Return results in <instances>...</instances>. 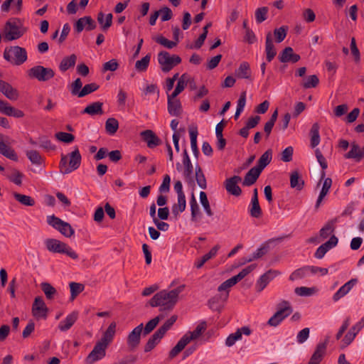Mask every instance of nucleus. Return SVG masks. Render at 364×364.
Segmentation results:
<instances>
[{"label":"nucleus","instance_id":"39","mask_svg":"<svg viewBox=\"0 0 364 364\" xmlns=\"http://www.w3.org/2000/svg\"><path fill=\"white\" fill-rule=\"evenodd\" d=\"M235 75L238 78L249 79L251 76L250 64L247 62L240 63L239 68L235 70Z\"/></svg>","mask_w":364,"mask_h":364},{"label":"nucleus","instance_id":"11","mask_svg":"<svg viewBox=\"0 0 364 364\" xmlns=\"http://www.w3.org/2000/svg\"><path fill=\"white\" fill-rule=\"evenodd\" d=\"M143 323H140L135 327L128 335L127 344L129 350H134L139 345L141 341V335L143 333Z\"/></svg>","mask_w":364,"mask_h":364},{"label":"nucleus","instance_id":"58","mask_svg":"<svg viewBox=\"0 0 364 364\" xmlns=\"http://www.w3.org/2000/svg\"><path fill=\"white\" fill-rule=\"evenodd\" d=\"M237 283L235 282V281L233 279L232 277L227 279L226 281H225L224 282H223L218 288V291L221 292V291H225V299H227V298L228 297V295H229V291H230V289L234 286L235 284H236Z\"/></svg>","mask_w":364,"mask_h":364},{"label":"nucleus","instance_id":"59","mask_svg":"<svg viewBox=\"0 0 364 364\" xmlns=\"http://www.w3.org/2000/svg\"><path fill=\"white\" fill-rule=\"evenodd\" d=\"M200 203H201L202 206L203 207L207 215L210 216V217L213 216V213L210 208V205L207 195L204 191H200Z\"/></svg>","mask_w":364,"mask_h":364},{"label":"nucleus","instance_id":"62","mask_svg":"<svg viewBox=\"0 0 364 364\" xmlns=\"http://www.w3.org/2000/svg\"><path fill=\"white\" fill-rule=\"evenodd\" d=\"M319 82L318 77L316 75H309L307 78L304 80L302 86L305 89L316 87Z\"/></svg>","mask_w":364,"mask_h":364},{"label":"nucleus","instance_id":"61","mask_svg":"<svg viewBox=\"0 0 364 364\" xmlns=\"http://www.w3.org/2000/svg\"><path fill=\"white\" fill-rule=\"evenodd\" d=\"M277 117H278V111L277 109H276L272 114L270 119H269V121L267 122H266V124H264V132L266 133L267 134V136H269L271 132H272V129L275 124V122L277 119Z\"/></svg>","mask_w":364,"mask_h":364},{"label":"nucleus","instance_id":"47","mask_svg":"<svg viewBox=\"0 0 364 364\" xmlns=\"http://www.w3.org/2000/svg\"><path fill=\"white\" fill-rule=\"evenodd\" d=\"M188 343H189L184 338V337L182 336L181 339L178 341L176 345L169 352V358L173 359V358H175L179 353H181L185 348V347Z\"/></svg>","mask_w":364,"mask_h":364},{"label":"nucleus","instance_id":"2","mask_svg":"<svg viewBox=\"0 0 364 364\" xmlns=\"http://www.w3.org/2000/svg\"><path fill=\"white\" fill-rule=\"evenodd\" d=\"M25 31L21 21L18 18H11L5 23L2 35L5 41H12L23 36Z\"/></svg>","mask_w":364,"mask_h":364},{"label":"nucleus","instance_id":"43","mask_svg":"<svg viewBox=\"0 0 364 364\" xmlns=\"http://www.w3.org/2000/svg\"><path fill=\"white\" fill-rule=\"evenodd\" d=\"M186 208V196H178L177 203L173 204L172 206V213L177 217L179 213H183Z\"/></svg>","mask_w":364,"mask_h":364},{"label":"nucleus","instance_id":"38","mask_svg":"<svg viewBox=\"0 0 364 364\" xmlns=\"http://www.w3.org/2000/svg\"><path fill=\"white\" fill-rule=\"evenodd\" d=\"M103 103L100 102H95L87 105L82 112V114H87L90 115L102 114Z\"/></svg>","mask_w":364,"mask_h":364},{"label":"nucleus","instance_id":"3","mask_svg":"<svg viewBox=\"0 0 364 364\" xmlns=\"http://www.w3.org/2000/svg\"><path fill=\"white\" fill-rule=\"evenodd\" d=\"M81 159L82 157L77 148H75L68 156L62 154L59 164L60 172L65 175L77 169L80 166Z\"/></svg>","mask_w":364,"mask_h":364},{"label":"nucleus","instance_id":"52","mask_svg":"<svg viewBox=\"0 0 364 364\" xmlns=\"http://www.w3.org/2000/svg\"><path fill=\"white\" fill-rule=\"evenodd\" d=\"M26 155L33 164L39 166L43 162V157L41 156L39 152L36 150H27L26 151Z\"/></svg>","mask_w":364,"mask_h":364},{"label":"nucleus","instance_id":"48","mask_svg":"<svg viewBox=\"0 0 364 364\" xmlns=\"http://www.w3.org/2000/svg\"><path fill=\"white\" fill-rule=\"evenodd\" d=\"M190 139H191V147L193 151V155L196 158L198 157L200 154L198 146H197V136L198 130L197 128L191 129L189 130Z\"/></svg>","mask_w":364,"mask_h":364},{"label":"nucleus","instance_id":"16","mask_svg":"<svg viewBox=\"0 0 364 364\" xmlns=\"http://www.w3.org/2000/svg\"><path fill=\"white\" fill-rule=\"evenodd\" d=\"M338 242V239L336 236L334 235H331L330 239L326 241L325 243L322 244L321 246H319L314 256L317 259H322L326 253L331 248L336 247Z\"/></svg>","mask_w":364,"mask_h":364},{"label":"nucleus","instance_id":"57","mask_svg":"<svg viewBox=\"0 0 364 364\" xmlns=\"http://www.w3.org/2000/svg\"><path fill=\"white\" fill-rule=\"evenodd\" d=\"M151 60V55L150 54H147L144 58H142L141 60H137L135 63V69L138 72H145L149 65Z\"/></svg>","mask_w":364,"mask_h":364},{"label":"nucleus","instance_id":"17","mask_svg":"<svg viewBox=\"0 0 364 364\" xmlns=\"http://www.w3.org/2000/svg\"><path fill=\"white\" fill-rule=\"evenodd\" d=\"M96 28V23L90 16L80 18L75 23L74 28L77 33H80L85 28L92 31Z\"/></svg>","mask_w":364,"mask_h":364},{"label":"nucleus","instance_id":"15","mask_svg":"<svg viewBox=\"0 0 364 364\" xmlns=\"http://www.w3.org/2000/svg\"><path fill=\"white\" fill-rule=\"evenodd\" d=\"M241 181L242 178L239 176H234L227 178L225 181V187L227 192L235 196H240L242 190L237 184L241 182Z\"/></svg>","mask_w":364,"mask_h":364},{"label":"nucleus","instance_id":"36","mask_svg":"<svg viewBox=\"0 0 364 364\" xmlns=\"http://www.w3.org/2000/svg\"><path fill=\"white\" fill-rule=\"evenodd\" d=\"M331 185H332V179L331 178H326L324 179L322 188L320 191V193L318 195V197L317 198V200H316V203L315 205L316 208H318L322 200H323L325 196L328 193L329 189L331 187Z\"/></svg>","mask_w":364,"mask_h":364},{"label":"nucleus","instance_id":"45","mask_svg":"<svg viewBox=\"0 0 364 364\" xmlns=\"http://www.w3.org/2000/svg\"><path fill=\"white\" fill-rule=\"evenodd\" d=\"M97 21L102 26V28L106 31L112 26V14H108L105 16L102 12H100L97 15Z\"/></svg>","mask_w":364,"mask_h":364},{"label":"nucleus","instance_id":"19","mask_svg":"<svg viewBox=\"0 0 364 364\" xmlns=\"http://www.w3.org/2000/svg\"><path fill=\"white\" fill-rule=\"evenodd\" d=\"M141 136L147 146L150 149L155 148L161 144V139L156 135V134L150 129H146L141 132Z\"/></svg>","mask_w":364,"mask_h":364},{"label":"nucleus","instance_id":"34","mask_svg":"<svg viewBox=\"0 0 364 364\" xmlns=\"http://www.w3.org/2000/svg\"><path fill=\"white\" fill-rule=\"evenodd\" d=\"M166 316V313H161L155 318L150 320L145 326V327H143V334L144 336L148 335L158 325L160 321L163 320Z\"/></svg>","mask_w":364,"mask_h":364},{"label":"nucleus","instance_id":"20","mask_svg":"<svg viewBox=\"0 0 364 364\" xmlns=\"http://www.w3.org/2000/svg\"><path fill=\"white\" fill-rule=\"evenodd\" d=\"M251 330L248 326H243L238 328L235 333L230 334L225 340V345L228 347L232 346L237 341L241 339L242 335L249 336Z\"/></svg>","mask_w":364,"mask_h":364},{"label":"nucleus","instance_id":"32","mask_svg":"<svg viewBox=\"0 0 364 364\" xmlns=\"http://www.w3.org/2000/svg\"><path fill=\"white\" fill-rule=\"evenodd\" d=\"M0 154L11 160L18 161V156L15 151L4 142L1 136H0Z\"/></svg>","mask_w":364,"mask_h":364},{"label":"nucleus","instance_id":"49","mask_svg":"<svg viewBox=\"0 0 364 364\" xmlns=\"http://www.w3.org/2000/svg\"><path fill=\"white\" fill-rule=\"evenodd\" d=\"M13 196L18 203L23 205L33 206L35 205V200L29 196L21 194L16 192H14Z\"/></svg>","mask_w":364,"mask_h":364},{"label":"nucleus","instance_id":"41","mask_svg":"<svg viewBox=\"0 0 364 364\" xmlns=\"http://www.w3.org/2000/svg\"><path fill=\"white\" fill-rule=\"evenodd\" d=\"M272 158V150H267L259 159L257 165L255 166L259 170H262L271 162Z\"/></svg>","mask_w":364,"mask_h":364},{"label":"nucleus","instance_id":"56","mask_svg":"<svg viewBox=\"0 0 364 364\" xmlns=\"http://www.w3.org/2000/svg\"><path fill=\"white\" fill-rule=\"evenodd\" d=\"M189 203L191 212V220L192 221H195L196 220L197 216L200 215V208L193 193L191 194Z\"/></svg>","mask_w":364,"mask_h":364},{"label":"nucleus","instance_id":"42","mask_svg":"<svg viewBox=\"0 0 364 364\" xmlns=\"http://www.w3.org/2000/svg\"><path fill=\"white\" fill-rule=\"evenodd\" d=\"M116 326V323L112 322L108 326L106 331L104 333V335L101 338L100 341H102L104 343H106V345L108 346L112 342L113 337L115 334Z\"/></svg>","mask_w":364,"mask_h":364},{"label":"nucleus","instance_id":"60","mask_svg":"<svg viewBox=\"0 0 364 364\" xmlns=\"http://www.w3.org/2000/svg\"><path fill=\"white\" fill-rule=\"evenodd\" d=\"M6 177L10 181L13 182L16 185L21 186L22 184L23 174L18 170L14 168L12 170V173L11 175H7Z\"/></svg>","mask_w":364,"mask_h":364},{"label":"nucleus","instance_id":"27","mask_svg":"<svg viewBox=\"0 0 364 364\" xmlns=\"http://www.w3.org/2000/svg\"><path fill=\"white\" fill-rule=\"evenodd\" d=\"M262 171L259 170V168L255 166L252 167L245 176L242 185L244 186H250L253 185L257 181Z\"/></svg>","mask_w":364,"mask_h":364},{"label":"nucleus","instance_id":"51","mask_svg":"<svg viewBox=\"0 0 364 364\" xmlns=\"http://www.w3.org/2000/svg\"><path fill=\"white\" fill-rule=\"evenodd\" d=\"M195 177L198 186L202 189H205L207 188L206 179L202 168L198 165L195 168Z\"/></svg>","mask_w":364,"mask_h":364},{"label":"nucleus","instance_id":"50","mask_svg":"<svg viewBox=\"0 0 364 364\" xmlns=\"http://www.w3.org/2000/svg\"><path fill=\"white\" fill-rule=\"evenodd\" d=\"M311 134V146L314 148L320 143L319 125L314 123L310 131Z\"/></svg>","mask_w":364,"mask_h":364},{"label":"nucleus","instance_id":"25","mask_svg":"<svg viewBox=\"0 0 364 364\" xmlns=\"http://www.w3.org/2000/svg\"><path fill=\"white\" fill-rule=\"evenodd\" d=\"M207 324L205 321H201L193 331H189L184 334V338L190 343L191 341L196 340L199 338L201 334L205 331Z\"/></svg>","mask_w":364,"mask_h":364},{"label":"nucleus","instance_id":"18","mask_svg":"<svg viewBox=\"0 0 364 364\" xmlns=\"http://www.w3.org/2000/svg\"><path fill=\"white\" fill-rule=\"evenodd\" d=\"M357 283L358 279L356 278L350 279L348 282L341 286L339 289L333 294V300L336 302L347 295Z\"/></svg>","mask_w":364,"mask_h":364},{"label":"nucleus","instance_id":"55","mask_svg":"<svg viewBox=\"0 0 364 364\" xmlns=\"http://www.w3.org/2000/svg\"><path fill=\"white\" fill-rule=\"evenodd\" d=\"M119 128V122L115 118H108L105 122V129L109 135H114Z\"/></svg>","mask_w":364,"mask_h":364},{"label":"nucleus","instance_id":"8","mask_svg":"<svg viewBox=\"0 0 364 364\" xmlns=\"http://www.w3.org/2000/svg\"><path fill=\"white\" fill-rule=\"evenodd\" d=\"M28 75L30 78L36 79L39 82H46L55 76V72L50 68L36 65L28 70Z\"/></svg>","mask_w":364,"mask_h":364},{"label":"nucleus","instance_id":"40","mask_svg":"<svg viewBox=\"0 0 364 364\" xmlns=\"http://www.w3.org/2000/svg\"><path fill=\"white\" fill-rule=\"evenodd\" d=\"M76 60L77 57L75 54H72L70 56L63 58L59 65L60 71L65 72L69 68L74 67L76 63Z\"/></svg>","mask_w":364,"mask_h":364},{"label":"nucleus","instance_id":"35","mask_svg":"<svg viewBox=\"0 0 364 364\" xmlns=\"http://www.w3.org/2000/svg\"><path fill=\"white\" fill-rule=\"evenodd\" d=\"M290 186L292 188H295L297 191H301L303 189L304 181L301 178L298 171H294L291 173Z\"/></svg>","mask_w":364,"mask_h":364},{"label":"nucleus","instance_id":"37","mask_svg":"<svg viewBox=\"0 0 364 364\" xmlns=\"http://www.w3.org/2000/svg\"><path fill=\"white\" fill-rule=\"evenodd\" d=\"M220 247L219 245H215L214 246L210 251L209 252L206 253L205 255H204L200 259H198L195 262V267L197 268V269H200L201 268L203 264L207 262L208 261L209 259L213 258L218 250H219Z\"/></svg>","mask_w":364,"mask_h":364},{"label":"nucleus","instance_id":"23","mask_svg":"<svg viewBox=\"0 0 364 364\" xmlns=\"http://www.w3.org/2000/svg\"><path fill=\"white\" fill-rule=\"evenodd\" d=\"M300 55L294 53L291 47L285 48L279 55V60L282 63H296L300 60Z\"/></svg>","mask_w":364,"mask_h":364},{"label":"nucleus","instance_id":"7","mask_svg":"<svg viewBox=\"0 0 364 364\" xmlns=\"http://www.w3.org/2000/svg\"><path fill=\"white\" fill-rule=\"evenodd\" d=\"M158 62L164 73H168L181 63V58L177 55H171L167 51H161L158 54Z\"/></svg>","mask_w":364,"mask_h":364},{"label":"nucleus","instance_id":"26","mask_svg":"<svg viewBox=\"0 0 364 364\" xmlns=\"http://www.w3.org/2000/svg\"><path fill=\"white\" fill-rule=\"evenodd\" d=\"M265 53L266 58L268 62H271L277 55V51L273 43L271 32H268L266 36Z\"/></svg>","mask_w":364,"mask_h":364},{"label":"nucleus","instance_id":"13","mask_svg":"<svg viewBox=\"0 0 364 364\" xmlns=\"http://www.w3.org/2000/svg\"><path fill=\"white\" fill-rule=\"evenodd\" d=\"M48 309L41 296L35 298L32 305V314L36 318H46Z\"/></svg>","mask_w":364,"mask_h":364},{"label":"nucleus","instance_id":"29","mask_svg":"<svg viewBox=\"0 0 364 364\" xmlns=\"http://www.w3.org/2000/svg\"><path fill=\"white\" fill-rule=\"evenodd\" d=\"M77 316L78 313L77 311H73L68 314L64 320L59 323L58 328L61 331H66L69 330L77 321Z\"/></svg>","mask_w":364,"mask_h":364},{"label":"nucleus","instance_id":"64","mask_svg":"<svg viewBox=\"0 0 364 364\" xmlns=\"http://www.w3.org/2000/svg\"><path fill=\"white\" fill-rule=\"evenodd\" d=\"M178 316L176 315L171 316L157 331H161L164 336L171 328L176 321Z\"/></svg>","mask_w":364,"mask_h":364},{"label":"nucleus","instance_id":"28","mask_svg":"<svg viewBox=\"0 0 364 364\" xmlns=\"http://www.w3.org/2000/svg\"><path fill=\"white\" fill-rule=\"evenodd\" d=\"M344 157L346 159H353L355 161L359 162L364 158V156L362 149H360L359 145L355 142H353L350 144V150L345 154Z\"/></svg>","mask_w":364,"mask_h":364},{"label":"nucleus","instance_id":"12","mask_svg":"<svg viewBox=\"0 0 364 364\" xmlns=\"http://www.w3.org/2000/svg\"><path fill=\"white\" fill-rule=\"evenodd\" d=\"M329 341V338L326 337L325 341L319 342L315 348L314 353L312 354L308 364H319L323 358L324 357L327 346Z\"/></svg>","mask_w":364,"mask_h":364},{"label":"nucleus","instance_id":"22","mask_svg":"<svg viewBox=\"0 0 364 364\" xmlns=\"http://www.w3.org/2000/svg\"><path fill=\"white\" fill-rule=\"evenodd\" d=\"M0 92L10 100H16L19 94L16 89L14 88L9 83L0 80Z\"/></svg>","mask_w":364,"mask_h":364},{"label":"nucleus","instance_id":"9","mask_svg":"<svg viewBox=\"0 0 364 364\" xmlns=\"http://www.w3.org/2000/svg\"><path fill=\"white\" fill-rule=\"evenodd\" d=\"M47 223L66 237H70L75 233L74 229L68 223L62 220L54 215L47 216Z\"/></svg>","mask_w":364,"mask_h":364},{"label":"nucleus","instance_id":"5","mask_svg":"<svg viewBox=\"0 0 364 364\" xmlns=\"http://www.w3.org/2000/svg\"><path fill=\"white\" fill-rule=\"evenodd\" d=\"M45 245L50 252L65 254L73 259H78V255L69 245L57 239H46Z\"/></svg>","mask_w":364,"mask_h":364},{"label":"nucleus","instance_id":"6","mask_svg":"<svg viewBox=\"0 0 364 364\" xmlns=\"http://www.w3.org/2000/svg\"><path fill=\"white\" fill-rule=\"evenodd\" d=\"M293 312V309L288 301L282 300L277 305V311L269 319L267 323L271 326L276 327L277 326L284 318L288 317Z\"/></svg>","mask_w":364,"mask_h":364},{"label":"nucleus","instance_id":"30","mask_svg":"<svg viewBox=\"0 0 364 364\" xmlns=\"http://www.w3.org/2000/svg\"><path fill=\"white\" fill-rule=\"evenodd\" d=\"M338 222V218H335L328 221L325 225L320 230L319 235L322 239L327 238L331 233H333L336 228V224Z\"/></svg>","mask_w":364,"mask_h":364},{"label":"nucleus","instance_id":"14","mask_svg":"<svg viewBox=\"0 0 364 364\" xmlns=\"http://www.w3.org/2000/svg\"><path fill=\"white\" fill-rule=\"evenodd\" d=\"M281 273L277 270L269 269L263 274L259 279L257 281L255 284V289L257 292H261L277 276L279 275Z\"/></svg>","mask_w":364,"mask_h":364},{"label":"nucleus","instance_id":"10","mask_svg":"<svg viewBox=\"0 0 364 364\" xmlns=\"http://www.w3.org/2000/svg\"><path fill=\"white\" fill-rule=\"evenodd\" d=\"M106 343L98 341L94 346L92 350L86 358V362L92 364L100 360H102L106 355V349L107 348Z\"/></svg>","mask_w":364,"mask_h":364},{"label":"nucleus","instance_id":"24","mask_svg":"<svg viewBox=\"0 0 364 364\" xmlns=\"http://www.w3.org/2000/svg\"><path fill=\"white\" fill-rule=\"evenodd\" d=\"M168 112L171 116H179L182 112V106L179 100L168 96Z\"/></svg>","mask_w":364,"mask_h":364},{"label":"nucleus","instance_id":"53","mask_svg":"<svg viewBox=\"0 0 364 364\" xmlns=\"http://www.w3.org/2000/svg\"><path fill=\"white\" fill-rule=\"evenodd\" d=\"M309 266H304L294 271L289 276V279L291 281H294L299 279H302L309 275Z\"/></svg>","mask_w":364,"mask_h":364},{"label":"nucleus","instance_id":"54","mask_svg":"<svg viewBox=\"0 0 364 364\" xmlns=\"http://www.w3.org/2000/svg\"><path fill=\"white\" fill-rule=\"evenodd\" d=\"M249 213L252 218H259L262 215V211L260 208L259 200L256 201L251 200V203L249 205Z\"/></svg>","mask_w":364,"mask_h":364},{"label":"nucleus","instance_id":"33","mask_svg":"<svg viewBox=\"0 0 364 364\" xmlns=\"http://www.w3.org/2000/svg\"><path fill=\"white\" fill-rule=\"evenodd\" d=\"M164 336L161 333V331H155V333L149 338L144 346V352H150L161 341Z\"/></svg>","mask_w":364,"mask_h":364},{"label":"nucleus","instance_id":"1","mask_svg":"<svg viewBox=\"0 0 364 364\" xmlns=\"http://www.w3.org/2000/svg\"><path fill=\"white\" fill-rule=\"evenodd\" d=\"M185 287V284H182L173 290H163L156 293L150 299V306L152 307L159 306L161 313H164V311L172 310L178 301V294L184 290Z\"/></svg>","mask_w":364,"mask_h":364},{"label":"nucleus","instance_id":"44","mask_svg":"<svg viewBox=\"0 0 364 364\" xmlns=\"http://www.w3.org/2000/svg\"><path fill=\"white\" fill-rule=\"evenodd\" d=\"M41 287L45 294L46 299L48 300L53 299L58 294L56 289L50 283L43 282L41 284Z\"/></svg>","mask_w":364,"mask_h":364},{"label":"nucleus","instance_id":"4","mask_svg":"<svg viewBox=\"0 0 364 364\" xmlns=\"http://www.w3.org/2000/svg\"><path fill=\"white\" fill-rule=\"evenodd\" d=\"M4 58L14 65H21L27 60V51L18 46L6 47L4 51Z\"/></svg>","mask_w":364,"mask_h":364},{"label":"nucleus","instance_id":"31","mask_svg":"<svg viewBox=\"0 0 364 364\" xmlns=\"http://www.w3.org/2000/svg\"><path fill=\"white\" fill-rule=\"evenodd\" d=\"M183 165L184 166L183 171V176L185 181L190 185H193L194 183V180L193 177V166L191 161V160L182 161Z\"/></svg>","mask_w":364,"mask_h":364},{"label":"nucleus","instance_id":"21","mask_svg":"<svg viewBox=\"0 0 364 364\" xmlns=\"http://www.w3.org/2000/svg\"><path fill=\"white\" fill-rule=\"evenodd\" d=\"M0 112L16 118H21L24 116L23 111L11 107L7 102L4 100H0Z\"/></svg>","mask_w":364,"mask_h":364},{"label":"nucleus","instance_id":"46","mask_svg":"<svg viewBox=\"0 0 364 364\" xmlns=\"http://www.w3.org/2000/svg\"><path fill=\"white\" fill-rule=\"evenodd\" d=\"M188 80V75L186 73L183 74L178 79L174 91L169 96L171 97H176L185 89L187 85Z\"/></svg>","mask_w":364,"mask_h":364},{"label":"nucleus","instance_id":"63","mask_svg":"<svg viewBox=\"0 0 364 364\" xmlns=\"http://www.w3.org/2000/svg\"><path fill=\"white\" fill-rule=\"evenodd\" d=\"M268 8L266 6L260 7L255 11V18L257 23H261L267 18Z\"/></svg>","mask_w":364,"mask_h":364}]
</instances>
